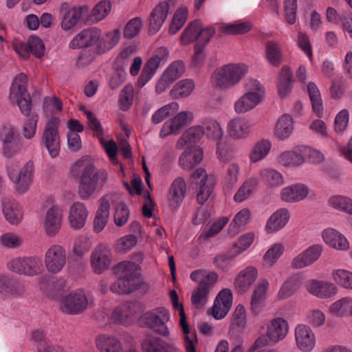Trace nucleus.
Wrapping results in <instances>:
<instances>
[{
  "mask_svg": "<svg viewBox=\"0 0 352 352\" xmlns=\"http://www.w3.org/2000/svg\"><path fill=\"white\" fill-rule=\"evenodd\" d=\"M223 135V129L216 120L206 118L199 123V140L205 138L210 140L220 141Z\"/></svg>",
  "mask_w": 352,
  "mask_h": 352,
  "instance_id": "obj_23",
  "label": "nucleus"
},
{
  "mask_svg": "<svg viewBox=\"0 0 352 352\" xmlns=\"http://www.w3.org/2000/svg\"><path fill=\"white\" fill-rule=\"evenodd\" d=\"M91 303L85 292L80 290L72 292L63 298L60 310L66 314H80L84 312Z\"/></svg>",
  "mask_w": 352,
  "mask_h": 352,
  "instance_id": "obj_9",
  "label": "nucleus"
},
{
  "mask_svg": "<svg viewBox=\"0 0 352 352\" xmlns=\"http://www.w3.org/2000/svg\"><path fill=\"white\" fill-rule=\"evenodd\" d=\"M329 313L336 317L351 316L352 313V298L343 297L335 301L329 307Z\"/></svg>",
  "mask_w": 352,
  "mask_h": 352,
  "instance_id": "obj_46",
  "label": "nucleus"
},
{
  "mask_svg": "<svg viewBox=\"0 0 352 352\" xmlns=\"http://www.w3.org/2000/svg\"><path fill=\"white\" fill-rule=\"evenodd\" d=\"M307 90L311 102L313 112L317 117L321 118L323 116V105L318 87L314 82H310L307 85Z\"/></svg>",
  "mask_w": 352,
  "mask_h": 352,
  "instance_id": "obj_47",
  "label": "nucleus"
},
{
  "mask_svg": "<svg viewBox=\"0 0 352 352\" xmlns=\"http://www.w3.org/2000/svg\"><path fill=\"white\" fill-rule=\"evenodd\" d=\"M248 72L243 63H230L217 68L211 76V84L219 89H228L239 84Z\"/></svg>",
  "mask_w": 352,
  "mask_h": 352,
  "instance_id": "obj_2",
  "label": "nucleus"
},
{
  "mask_svg": "<svg viewBox=\"0 0 352 352\" xmlns=\"http://www.w3.org/2000/svg\"><path fill=\"white\" fill-rule=\"evenodd\" d=\"M144 352H177L178 349L173 345L166 344L159 338H148L142 342Z\"/></svg>",
  "mask_w": 352,
  "mask_h": 352,
  "instance_id": "obj_45",
  "label": "nucleus"
},
{
  "mask_svg": "<svg viewBox=\"0 0 352 352\" xmlns=\"http://www.w3.org/2000/svg\"><path fill=\"white\" fill-rule=\"evenodd\" d=\"M198 150L186 149L180 156L179 162L183 169L192 171V177L198 176Z\"/></svg>",
  "mask_w": 352,
  "mask_h": 352,
  "instance_id": "obj_37",
  "label": "nucleus"
},
{
  "mask_svg": "<svg viewBox=\"0 0 352 352\" xmlns=\"http://www.w3.org/2000/svg\"><path fill=\"white\" fill-rule=\"evenodd\" d=\"M82 15L80 8L73 7L69 9L64 14L61 27L64 30H69L73 28L78 22Z\"/></svg>",
  "mask_w": 352,
  "mask_h": 352,
  "instance_id": "obj_54",
  "label": "nucleus"
},
{
  "mask_svg": "<svg viewBox=\"0 0 352 352\" xmlns=\"http://www.w3.org/2000/svg\"><path fill=\"white\" fill-rule=\"evenodd\" d=\"M258 276V270L253 266H248L241 270L236 275L234 285L239 293H245L255 282Z\"/></svg>",
  "mask_w": 352,
  "mask_h": 352,
  "instance_id": "obj_26",
  "label": "nucleus"
},
{
  "mask_svg": "<svg viewBox=\"0 0 352 352\" xmlns=\"http://www.w3.org/2000/svg\"><path fill=\"white\" fill-rule=\"evenodd\" d=\"M19 162L11 160L7 165V172L9 179L14 184L16 195H22L30 188L34 177V164L31 161L18 168Z\"/></svg>",
  "mask_w": 352,
  "mask_h": 352,
  "instance_id": "obj_4",
  "label": "nucleus"
},
{
  "mask_svg": "<svg viewBox=\"0 0 352 352\" xmlns=\"http://www.w3.org/2000/svg\"><path fill=\"white\" fill-rule=\"evenodd\" d=\"M296 347L302 352H311L316 347V338L307 325L299 324L294 329Z\"/></svg>",
  "mask_w": 352,
  "mask_h": 352,
  "instance_id": "obj_17",
  "label": "nucleus"
},
{
  "mask_svg": "<svg viewBox=\"0 0 352 352\" xmlns=\"http://www.w3.org/2000/svg\"><path fill=\"white\" fill-rule=\"evenodd\" d=\"M294 130V120L291 116L285 114L280 117L275 125L274 135L279 140H287Z\"/></svg>",
  "mask_w": 352,
  "mask_h": 352,
  "instance_id": "obj_31",
  "label": "nucleus"
},
{
  "mask_svg": "<svg viewBox=\"0 0 352 352\" xmlns=\"http://www.w3.org/2000/svg\"><path fill=\"white\" fill-rule=\"evenodd\" d=\"M252 24L248 21H236L222 25L221 31L227 34L236 35L245 34L250 30Z\"/></svg>",
  "mask_w": 352,
  "mask_h": 352,
  "instance_id": "obj_56",
  "label": "nucleus"
},
{
  "mask_svg": "<svg viewBox=\"0 0 352 352\" xmlns=\"http://www.w3.org/2000/svg\"><path fill=\"white\" fill-rule=\"evenodd\" d=\"M72 173L79 180V193L82 198L99 191L108 180L107 172L104 169L97 170L87 157L78 160L74 164Z\"/></svg>",
  "mask_w": 352,
  "mask_h": 352,
  "instance_id": "obj_1",
  "label": "nucleus"
},
{
  "mask_svg": "<svg viewBox=\"0 0 352 352\" xmlns=\"http://www.w3.org/2000/svg\"><path fill=\"white\" fill-rule=\"evenodd\" d=\"M101 32L96 28L84 30L76 35L69 43L70 49H79L93 45H98Z\"/></svg>",
  "mask_w": 352,
  "mask_h": 352,
  "instance_id": "obj_20",
  "label": "nucleus"
},
{
  "mask_svg": "<svg viewBox=\"0 0 352 352\" xmlns=\"http://www.w3.org/2000/svg\"><path fill=\"white\" fill-rule=\"evenodd\" d=\"M331 276L338 285L345 289H352V272L338 269L333 270Z\"/></svg>",
  "mask_w": 352,
  "mask_h": 352,
  "instance_id": "obj_58",
  "label": "nucleus"
},
{
  "mask_svg": "<svg viewBox=\"0 0 352 352\" xmlns=\"http://www.w3.org/2000/svg\"><path fill=\"white\" fill-rule=\"evenodd\" d=\"M245 92L235 101L234 111L237 113H246L261 104L265 98V89L256 79H249L245 84Z\"/></svg>",
  "mask_w": 352,
  "mask_h": 352,
  "instance_id": "obj_5",
  "label": "nucleus"
},
{
  "mask_svg": "<svg viewBox=\"0 0 352 352\" xmlns=\"http://www.w3.org/2000/svg\"><path fill=\"white\" fill-rule=\"evenodd\" d=\"M2 210L6 220L12 225L19 224L23 216L21 206L15 199H3Z\"/></svg>",
  "mask_w": 352,
  "mask_h": 352,
  "instance_id": "obj_29",
  "label": "nucleus"
},
{
  "mask_svg": "<svg viewBox=\"0 0 352 352\" xmlns=\"http://www.w3.org/2000/svg\"><path fill=\"white\" fill-rule=\"evenodd\" d=\"M266 331L259 336L251 346V350L262 349L270 344H276L284 340L289 332L287 321L281 317L272 318L265 323Z\"/></svg>",
  "mask_w": 352,
  "mask_h": 352,
  "instance_id": "obj_3",
  "label": "nucleus"
},
{
  "mask_svg": "<svg viewBox=\"0 0 352 352\" xmlns=\"http://www.w3.org/2000/svg\"><path fill=\"white\" fill-rule=\"evenodd\" d=\"M239 174L240 166L237 162L228 164L223 179L225 190H230L237 183Z\"/></svg>",
  "mask_w": 352,
  "mask_h": 352,
  "instance_id": "obj_49",
  "label": "nucleus"
},
{
  "mask_svg": "<svg viewBox=\"0 0 352 352\" xmlns=\"http://www.w3.org/2000/svg\"><path fill=\"white\" fill-rule=\"evenodd\" d=\"M23 287L15 280L8 276H0V292L11 295H21Z\"/></svg>",
  "mask_w": 352,
  "mask_h": 352,
  "instance_id": "obj_51",
  "label": "nucleus"
},
{
  "mask_svg": "<svg viewBox=\"0 0 352 352\" xmlns=\"http://www.w3.org/2000/svg\"><path fill=\"white\" fill-rule=\"evenodd\" d=\"M258 179L268 188H278L284 184L283 175L273 168H263L258 171Z\"/></svg>",
  "mask_w": 352,
  "mask_h": 352,
  "instance_id": "obj_30",
  "label": "nucleus"
},
{
  "mask_svg": "<svg viewBox=\"0 0 352 352\" xmlns=\"http://www.w3.org/2000/svg\"><path fill=\"white\" fill-rule=\"evenodd\" d=\"M88 214V210L83 203L74 202L69 209L68 221L69 226L75 230L81 229L86 223Z\"/></svg>",
  "mask_w": 352,
  "mask_h": 352,
  "instance_id": "obj_25",
  "label": "nucleus"
},
{
  "mask_svg": "<svg viewBox=\"0 0 352 352\" xmlns=\"http://www.w3.org/2000/svg\"><path fill=\"white\" fill-rule=\"evenodd\" d=\"M216 182L214 175H208L205 170L199 168V196H211Z\"/></svg>",
  "mask_w": 352,
  "mask_h": 352,
  "instance_id": "obj_48",
  "label": "nucleus"
},
{
  "mask_svg": "<svg viewBox=\"0 0 352 352\" xmlns=\"http://www.w3.org/2000/svg\"><path fill=\"white\" fill-rule=\"evenodd\" d=\"M265 58L273 67H278L283 62V52L281 45L276 41H269L265 47Z\"/></svg>",
  "mask_w": 352,
  "mask_h": 352,
  "instance_id": "obj_35",
  "label": "nucleus"
},
{
  "mask_svg": "<svg viewBox=\"0 0 352 352\" xmlns=\"http://www.w3.org/2000/svg\"><path fill=\"white\" fill-rule=\"evenodd\" d=\"M168 56L169 52L166 47H160L155 51L145 65L156 72L160 65L168 60Z\"/></svg>",
  "mask_w": 352,
  "mask_h": 352,
  "instance_id": "obj_55",
  "label": "nucleus"
},
{
  "mask_svg": "<svg viewBox=\"0 0 352 352\" xmlns=\"http://www.w3.org/2000/svg\"><path fill=\"white\" fill-rule=\"evenodd\" d=\"M27 78L24 74H18L13 80L10 90V100L16 102L18 107L23 115L30 116L31 98L26 89Z\"/></svg>",
  "mask_w": 352,
  "mask_h": 352,
  "instance_id": "obj_6",
  "label": "nucleus"
},
{
  "mask_svg": "<svg viewBox=\"0 0 352 352\" xmlns=\"http://www.w3.org/2000/svg\"><path fill=\"white\" fill-rule=\"evenodd\" d=\"M272 142L269 139H261L252 146L249 158L252 163H256L264 160L270 153Z\"/></svg>",
  "mask_w": 352,
  "mask_h": 352,
  "instance_id": "obj_39",
  "label": "nucleus"
},
{
  "mask_svg": "<svg viewBox=\"0 0 352 352\" xmlns=\"http://www.w3.org/2000/svg\"><path fill=\"white\" fill-rule=\"evenodd\" d=\"M219 274L212 271L199 270V307L205 306L218 282Z\"/></svg>",
  "mask_w": 352,
  "mask_h": 352,
  "instance_id": "obj_18",
  "label": "nucleus"
},
{
  "mask_svg": "<svg viewBox=\"0 0 352 352\" xmlns=\"http://www.w3.org/2000/svg\"><path fill=\"white\" fill-rule=\"evenodd\" d=\"M250 218V212L248 209H243L234 217L228 228V233L232 235L236 234L241 227L245 226Z\"/></svg>",
  "mask_w": 352,
  "mask_h": 352,
  "instance_id": "obj_53",
  "label": "nucleus"
},
{
  "mask_svg": "<svg viewBox=\"0 0 352 352\" xmlns=\"http://www.w3.org/2000/svg\"><path fill=\"white\" fill-rule=\"evenodd\" d=\"M110 204L107 199H102L96 212L93 226L94 232L99 233L106 226L109 217Z\"/></svg>",
  "mask_w": 352,
  "mask_h": 352,
  "instance_id": "obj_40",
  "label": "nucleus"
},
{
  "mask_svg": "<svg viewBox=\"0 0 352 352\" xmlns=\"http://www.w3.org/2000/svg\"><path fill=\"white\" fill-rule=\"evenodd\" d=\"M143 25V19L140 17L131 19L126 24L124 29V36L132 38L136 36L141 31Z\"/></svg>",
  "mask_w": 352,
  "mask_h": 352,
  "instance_id": "obj_64",
  "label": "nucleus"
},
{
  "mask_svg": "<svg viewBox=\"0 0 352 352\" xmlns=\"http://www.w3.org/2000/svg\"><path fill=\"white\" fill-rule=\"evenodd\" d=\"M194 119L193 113L190 111H181L173 118L166 120L162 125L160 137L164 138L170 135H176L185 125L190 124Z\"/></svg>",
  "mask_w": 352,
  "mask_h": 352,
  "instance_id": "obj_15",
  "label": "nucleus"
},
{
  "mask_svg": "<svg viewBox=\"0 0 352 352\" xmlns=\"http://www.w3.org/2000/svg\"><path fill=\"white\" fill-rule=\"evenodd\" d=\"M173 306L175 309L179 311L180 316L179 324L182 327L184 333L185 348L187 352H196L195 340H197L195 334L190 335V329L186 321V317L182 304L179 303L178 300L172 301Z\"/></svg>",
  "mask_w": 352,
  "mask_h": 352,
  "instance_id": "obj_27",
  "label": "nucleus"
},
{
  "mask_svg": "<svg viewBox=\"0 0 352 352\" xmlns=\"http://www.w3.org/2000/svg\"><path fill=\"white\" fill-rule=\"evenodd\" d=\"M188 10L186 7L178 8L171 21L168 32L170 34H175L184 26L186 21Z\"/></svg>",
  "mask_w": 352,
  "mask_h": 352,
  "instance_id": "obj_52",
  "label": "nucleus"
},
{
  "mask_svg": "<svg viewBox=\"0 0 352 352\" xmlns=\"http://www.w3.org/2000/svg\"><path fill=\"white\" fill-rule=\"evenodd\" d=\"M0 141L3 156L10 158L21 150L20 140H14V129L10 124H5L0 129Z\"/></svg>",
  "mask_w": 352,
  "mask_h": 352,
  "instance_id": "obj_12",
  "label": "nucleus"
},
{
  "mask_svg": "<svg viewBox=\"0 0 352 352\" xmlns=\"http://www.w3.org/2000/svg\"><path fill=\"white\" fill-rule=\"evenodd\" d=\"M281 198H306L315 196L313 191L305 184L294 183L282 188Z\"/></svg>",
  "mask_w": 352,
  "mask_h": 352,
  "instance_id": "obj_34",
  "label": "nucleus"
},
{
  "mask_svg": "<svg viewBox=\"0 0 352 352\" xmlns=\"http://www.w3.org/2000/svg\"><path fill=\"white\" fill-rule=\"evenodd\" d=\"M111 4L107 0L99 1L92 9L89 14V20L92 23H98L104 19L111 12Z\"/></svg>",
  "mask_w": 352,
  "mask_h": 352,
  "instance_id": "obj_50",
  "label": "nucleus"
},
{
  "mask_svg": "<svg viewBox=\"0 0 352 352\" xmlns=\"http://www.w3.org/2000/svg\"><path fill=\"white\" fill-rule=\"evenodd\" d=\"M66 250L57 244L51 245L45 252L44 263L46 270L52 274L60 272L66 264Z\"/></svg>",
  "mask_w": 352,
  "mask_h": 352,
  "instance_id": "obj_11",
  "label": "nucleus"
},
{
  "mask_svg": "<svg viewBox=\"0 0 352 352\" xmlns=\"http://www.w3.org/2000/svg\"><path fill=\"white\" fill-rule=\"evenodd\" d=\"M169 319L168 311L164 307H159L153 309L152 311L144 314L140 319V322L141 325L146 327L155 333L166 337L169 335V331L166 324Z\"/></svg>",
  "mask_w": 352,
  "mask_h": 352,
  "instance_id": "obj_7",
  "label": "nucleus"
},
{
  "mask_svg": "<svg viewBox=\"0 0 352 352\" xmlns=\"http://www.w3.org/2000/svg\"><path fill=\"white\" fill-rule=\"evenodd\" d=\"M277 162L284 167H294L302 164L304 160L300 151V146L281 153L277 157Z\"/></svg>",
  "mask_w": 352,
  "mask_h": 352,
  "instance_id": "obj_36",
  "label": "nucleus"
},
{
  "mask_svg": "<svg viewBox=\"0 0 352 352\" xmlns=\"http://www.w3.org/2000/svg\"><path fill=\"white\" fill-rule=\"evenodd\" d=\"M251 122L245 118H236L229 121L227 132L229 136L235 140L246 138L252 129Z\"/></svg>",
  "mask_w": 352,
  "mask_h": 352,
  "instance_id": "obj_24",
  "label": "nucleus"
},
{
  "mask_svg": "<svg viewBox=\"0 0 352 352\" xmlns=\"http://www.w3.org/2000/svg\"><path fill=\"white\" fill-rule=\"evenodd\" d=\"M169 11V4L166 1L159 3L151 12L148 21V34H155L163 25Z\"/></svg>",
  "mask_w": 352,
  "mask_h": 352,
  "instance_id": "obj_21",
  "label": "nucleus"
},
{
  "mask_svg": "<svg viewBox=\"0 0 352 352\" xmlns=\"http://www.w3.org/2000/svg\"><path fill=\"white\" fill-rule=\"evenodd\" d=\"M293 78L290 69L284 66L282 67L277 81L278 95L280 98H285L292 91Z\"/></svg>",
  "mask_w": 352,
  "mask_h": 352,
  "instance_id": "obj_44",
  "label": "nucleus"
},
{
  "mask_svg": "<svg viewBox=\"0 0 352 352\" xmlns=\"http://www.w3.org/2000/svg\"><path fill=\"white\" fill-rule=\"evenodd\" d=\"M289 219V214L286 209L281 208L274 212L268 219L265 230L268 233L276 232L283 228Z\"/></svg>",
  "mask_w": 352,
  "mask_h": 352,
  "instance_id": "obj_32",
  "label": "nucleus"
},
{
  "mask_svg": "<svg viewBox=\"0 0 352 352\" xmlns=\"http://www.w3.org/2000/svg\"><path fill=\"white\" fill-rule=\"evenodd\" d=\"M134 89L131 84H127L121 90L119 96L120 109L126 111L131 107L133 102Z\"/></svg>",
  "mask_w": 352,
  "mask_h": 352,
  "instance_id": "obj_61",
  "label": "nucleus"
},
{
  "mask_svg": "<svg viewBox=\"0 0 352 352\" xmlns=\"http://www.w3.org/2000/svg\"><path fill=\"white\" fill-rule=\"evenodd\" d=\"M38 121V116L36 113H32L26 118L22 126V134L26 140L32 139L37 130V123Z\"/></svg>",
  "mask_w": 352,
  "mask_h": 352,
  "instance_id": "obj_57",
  "label": "nucleus"
},
{
  "mask_svg": "<svg viewBox=\"0 0 352 352\" xmlns=\"http://www.w3.org/2000/svg\"><path fill=\"white\" fill-rule=\"evenodd\" d=\"M322 237L326 244L336 250L344 251L349 248V243L346 238L333 228H329L324 230Z\"/></svg>",
  "mask_w": 352,
  "mask_h": 352,
  "instance_id": "obj_28",
  "label": "nucleus"
},
{
  "mask_svg": "<svg viewBox=\"0 0 352 352\" xmlns=\"http://www.w3.org/2000/svg\"><path fill=\"white\" fill-rule=\"evenodd\" d=\"M284 250V246L281 243H274L263 256L264 265L267 267L272 266L283 254Z\"/></svg>",
  "mask_w": 352,
  "mask_h": 352,
  "instance_id": "obj_60",
  "label": "nucleus"
},
{
  "mask_svg": "<svg viewBox=\"0 0 352 352\" xmlns=\"http://www.w3.org/2000/svg\"><path fill=\"white\" fill-rule=\"evenodd\" d=\"M184 72V65L182 61H174L170 63L162 75L170 82H173Z\"/></svg>",
  "mask_w": 352,
  "mask_h": 352,
  "instance_id": "obj_62",
  "label": "nucleus"
},
{
  "mask_svg": "<svg viewBox=\"0 0 352 352\" xmlns=\"http://www.w3.org/2000/svg\"><path fill=\"white\" fill-rule=\"evenodd\" d=\"M63 210L58 205H52L47 210L44 220V230L50 236L56 235L61 228Z\"/></svg>",
  "mask_w": 352,
  "mask_h": 352,
  "instance_id": "obj_19",
  "label": "nucleus"
},
{
  "mask_svg": "<svg viewBox=\"0 0 352 352\" xmlns=\"http://www.w3.org/2000/svg\"><path fill=\"white\" fill-rule=\"evenodd\" d=\"M10 269L18 274L34 276L42 270L41 259L38 257L16 258L9 263Z\"/></svg>",
  "mask_w": 352,
  "mask_h": 352,
  "instance_id": "obj_13",
  "label": "nucleus"
},
{
  "mask_svg": "<svg viewBox=\"0 0 352 352\" xmlns=\"http://www.w3.org/2000/svg\"><path fill=\"white\" fill-rule=\"evenodd\" d=\"M194 87V82L191 80H182L173 87L171 93L175 98L186 97L190 94Z\"/></svg>",
  "mask_w": 352,
  "mask_h": 352,
  "instance_id": "obj_63",
  "label": "nucleus"
},
{
  "mask_svg": "<svg viewBox=\"0 0 352 352\" xmlns=\"http://www.w3.org/2000/svg\"><path fill=\"white\" fill-rule=\"evenodd\" d=\"M121 32L119 29L109 30L105 33L104 36L99 38L96 50L98 54H102L113 48L120 41Z\"/></svg>",
  "mask_w": 352,
  "mask_h": 352,
  "instance_id": "obj_42",
  "label": "nucleus"
},
{
  "mask_svg": "<svg viewBox=\"0 0 352 352\" xmlns=\"http://www.w3.org/2000/svg\"><path fill=\"white\" fill-rule=\"evenodd\" d=\"M269 288V282L266 279H261L254 287L252 293L250 304L254 312H258L261 303L265 299L266 293Z\"/></svg>",
  "mask_w": 352,
  "mask_h": 352,
  "instance_id": "obj_43",
  "label": "nucleus"
},
{
  "mask_svg": "<svg viewBox=\"0 0 352 352\" xmlns=\"http://www.w3.org/2000/svg\"><path fill=\"white\" fill-rule=\"evenodd\" d=\"M198 126H192L186 129L176 143L178 149L198 150Z\"/></svg>",
  "mask_w": 352,
  "mask_h": 352,
  "instance_id": "obj_33",
  "label": "nucleus"
},
{
  "mask_svg": "<svg viewBox=\"0 0 352 352\" xmlns=\"http://www.w3.org/2000/svg\"><path fill=\"white\" fill-rule=\"evenodd\" d=\"M60 120L52 117L45 124L42 135V141L48 151L50 157L54 158L60 152V135L58 127Z\"/></svg>",
  "mask_w": 352,
  "mask_h": 352,
  "instance_id": "obj_8",
  "label": "nucleus"
},
{
  "mask_svg": "<svg viewBox=\"0 0 352 352\" xmlns=\"http://www.w3.org/2000/svg\"><path fill=\"white\" fill-rule=\"evenodd\" d=\"M302 285V278L299 274H295L289 277L281 285L277 293L279 300H284L292 296Z\"/></svg>",
  "mask_w": 352,
  "mask_h": 352,
  "instance_id": "obj_38",
  "label": "nucleus"
},
{
  "mask_svg": "<svg viewBox=\"0 0 352 352\" xmlns=\"http://www.w3.org/2000/svg\"><path fill=\"white\" fill-rule=\"evenodd\" d=\"M118 277L122 278V285L129 286V294L137 290L141 284L140 274L138 265L131 261H124L118 264L114 268Z\"/></svg>",
  "mask_w": 352,
  "mask_h": 352,
  "instance_id": "obj_10",
  "label": "nucleus"
},
{
  "mask_svg": "<svg viewBox=\"0 0 352 352\" xmlns=\"http://www.w3.org/2000/svg\"><path fill=\"white\" fill-rule=\"evenodd\" d=\"M306 288L307 292L320 298H329L334 296L338 289L332 283L316 279L309 280Z\"/></svg>",
  "mask_w": 352,
  "mask_h": 352,
  "instance_id": "obj_22",
  "label": "nucleus"
},
{
  "mask_svg": "<svg viewBox=\"0 0 352 352\" xmlns=\"http://www.w3.org/2000/svg\"><path fill=\"white\" fill-rule=\"evenodd\" d=\"M228 217H223L214 222L210 226H207L199 236V239L207 240L221 232L223 227L228 223Z\"/></svg>",
  "mask_w": 352,
  "mask_h": 352,
  "instance_id": "obj_59",
  "label": "nucleus"
},
{
  "mask_svg": "<svg viewBox=\"0 0 352 352\" xmlns=\"http://www.w3.org/2000/svg\"><path fill=\"white\" fill-rule=\"evenodd\" d=\"M96 346L100 352H124L121 342L116 337L107 334L96 338Z\"/></svg>",
  "mask_w": 352,
  "mask_h": 352,
  "instance_id": "obj_41",
  "label": "nucleus"
},
{
  "mask_svg": "<svg viewBox=\"0 0 352 352\" xmlns=\"http://www.w3.org/2000/svg\"><path fill=\"white\" fill-rule=\"evenodd\" d=\"M112 253L109 247L104 243L98 244L91 252V265L94 273L100 274L111 265Z\"/></svg>",
  "mask_w": 352,
  "mask_h": 352,
  "instance_id": "obj_14",
  "label": "nucleus"
},
{
  "mask_svg": "<svg viewBox=\"0 0 352 352\" xmlns=\"http://www.w3.org/2000/svg\"><path fill=\"white\" fill-rule=\"evenodd\" d=\"M232 298L230 289L227 288L221 289L217 295L212 307L208 309V314L216 320L224 318L232 307Z\"/></svg>",
  "mask_w": 352,
  "mask_h": 352,
  "instance_id": "obj_16",
  "label": "nucleus"
}]
</instances>
